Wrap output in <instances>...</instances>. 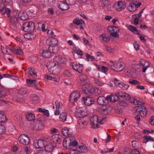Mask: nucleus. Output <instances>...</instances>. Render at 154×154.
<instances>
[{
  "label": "nucleus",
  "mask_w": 154,
  "mask_h": 154,
  "mask_svg": "<svg viewBox=\"0 0 154 154\" xmlns=\"http://www.w3.org/2000/svg\"><path fill=\"white\" fill-rule=\"evenodd\" d=\"M53 60L49 64L50 67L48 68V70L52 74H58L60 72L61 69L65 66L66 62L60 56L55 57Z\"/></svg>",
  "instance_id": "1"
},
{
  "label": "nucleus",
  "mask_w": 154,
  "mask_h": 154,
  "mask_svg": "<svg viewBox=\"0 0 154 154\" xmlns=\"http://www.w3.org/2000/svg\"><path fill=\"white\" fill-rule=\"evenodd\" d=\"M22 28L23 30L25 32L33 31L35 29V23L32 21L26 22L23 24Z\"/></svg>",
  "instance_id": "2"
},
{
  "label": "nucleus",
  "mask_w": 154,
  "mask_h": 154,
  "mask_svg": "<svg viewBox=\"0 0 154 154\" xmlns=\"http://www.w3.org/2000/svg\"><path fill=\"white\" fill-rule=\"evenodd\" d=\"M82 92L87 94L90 95L94 93L95 88L90 86L88 84H84L82 86Z\"/></svg>",
  "instance_id": "3"
},
{
  "label": "nucleus",
  "mask_w": 154,
  "mask_h": 154,
  "mask_svg": "<svg viewBox=\"0 0 154 154\" xmlns=\"http://www.w3.org/2000/svg\"><path fill=\"white\" fill-rule=\"evenodd\" d=\"M18 140L20 143L25 145H29L30 143L29 137L24 134L21 135L19 137Z\"/></svg>",
  "instance_id": "4"
},
{
  "label": "nucleus",
  "mask_w": 154,
  "mask_h": 154,
  "mask_svg": "<svg viewBox=\"0 0 154 154\" xmlns=\"http://www.w3.org/2000/svg\"><path fill=\"white\" fill-rule=\"evenodd\" d=\"M46 144V141L44 139H39L35 141L34 146L37 149H42L44 148Z\"/></svg>",
  "instance_id": "5"
},
{
  "label": "nucleus",
  "mask_w": 154,
  "mask_h": 154,
  "mask_svg": "<svg viewBox=\"0 0 154 154\" xmlns=\"http://www.w3.org/2000/svg\"><path fill=\"white\" fill-rule=\"evenodd\" d=\"M82 100L84 101L85 104L87 106L93 104L95 102L94 98L91 97L85 96L82 98Z\"/></svg>",
  "instance_id": "6"
},
{
  "label": "nucleus",
  "mask_w": 154,
  "mask_h": 154,
  "mask_svg": "<svg viewBox=\"0 0 154 154\" xmlns=\"http://www.w3.org/2000/svg\"><path fill=\"white\" fill-rule=\"evenodd\" d=\"M0 11L2 14L6 13L8 17H9L11 16V10L9 8H6L5 6H4V4L0 3Z\"/></svg>",
  "instance_id": "7"
},
{
  "label": "nucleus",
  "mask_w": 154,
  "mask_h": 154,
  "mask_svg": "<svg viewBox=\"0 0 154 154\" xmlns=\"http://www.w3.org/2000/svg\"><path fill=\"white\" fill-rule=\"evenodd\" d=\"M112 107L109 105H106L103 106L100 109V112L104 115H106L109 113L112 110Z\"/></svg>",
  "instance_id": "8"
},
{
  "label": "nucleus",
  "mask_w": 154,
  "mask_h": 154,
  "mask_svg": "<svg viewBox=\"0 0 154 154\" xmlns=\"http://www.w3.org/2000/svg\"><path fill=\"white\" fill-rule=\"evenodd\" d=\"M111 68L117 72H121L125 68V66L121 63H114L111 66Z\"/></svg>",
  "instance_id": "9"
},
{
  "label": "nucleus",
  "mask_w": 154,
  "mask_h": 154,
  "mask_svg": "<svg viewBox=\"0 0 154 154\" xmlns=\"http://www.w3.org/2000/svg\"><path fill=\"white\" fill-rule=\"evenodd\" d=\"M115 7L117 10L121 11L125 9L126 7V4L124 1H119L115 3Z\"/></svg>",
  "instance_id": "10"
},
{
  "label": "nucleus",
  "mask_w": 154,
  "mask_h": 154,
  "mask_svg": "<svg viewBox=\"0 0 154 154\" xmlns=\"http://www.w3.org/2000/svg\"><path fill=\"white\" fill-rule=\"evenodd\" d=\"M57 7L62 11L66 10L69 8L68 4L64 2V1H59L57 4Z\"/></svg>",
  "instance_id": "11"
},
{
  "label": "nucleus",
  "mask_w": 154,
  "mask_h": 154,
  "mask_svg": "<svg viewBox=\"0 0 154 154\" xmlns=\"http://www.w3.org/2000/svg\"><path fill=\"white\" fill-rule=\"evenodd\" d=\"M7 96V91L4 87L0 85V101L6 102L5 100L1 98H4Z\"/></svg>",
  "instance_id": "12"
},
{
  "label": "nucleus",
  "mask_w": 154,
  "mask_h": 154,
  "mask_svg": "<svg viewBox=\"0 0 154 154\" xmlns=\"http://www.w3.org/2000/svg\"><path fill=\"white\" fill-rule=\"evenodd\" d=\"M18 19L15 16H12L10 19V27L12 29H15L16 27V24L18 22Z\"/></svg>",
  "instance_id": "13"
},
{
  "label": "nucleus",
  "mask_w": 154,
  "mask_h": 154,
  "mask_svg": "<svg viewBox=\"0 0 154 154\" xmlns=\"http://www.w3.org/2000/svg\"><path fill=\"white\" fill-rule=\"evenodd\" d=\"M80 97V93L79 92L74 91L69 96V100L70 102L72 100L76 101Z\"/></svg>",
  "instance_id": "14"
},
{
  "label": "nucleus",
  "mask_w": 154,
  "mask_h": 154,
  "mask_svg": "<svg viewBox=\"0 0 154 154\" xmlns=\"http://www.w3.org/2000/svg\"><path fill=\"white\" fill-rule=\"evenodd\" d=\"M18 17L22 20H26L29 19V16L27 13L23 11H20L18 13Z\"/></svg>",
  "instance_id": "15"
},
{
  "label": "nucleus",
  "mask_w": 154,
  "mask_h": 154,
  "mask_svg": "<svg viewBox=\"0 0 154 154\" xmlns=\"http://www.w3.org/2000/svg\"><path fill=\"white\" fill-rule=\"evenodd\" d=\"M53 141L56 144H60L62 140V137L58 134H55L52 137Z\"/></svg>",
  "instance_id": "16"
},
{
  "label": "nucleus",
  "mask_w": 154,
  "mask_h": 154,
  "mask_svg": "<svg viewBox=\"0 0 154 154\" xmlns=\"http://www.w3.org/2000/svg\"><path fill=\"white\" fill-rule=\"evenodd\" d=\"M82 64H79L78 65L75 63H73L72 65L73 69L79 73L82 72Z\"/></svg>",
  "instance_id": "17"
},
{
  "label": "nucleus",
  "mask_w": 154,
  "mask_h": 154,
  "mask_svg": "<svg viewBox=\"0 0 154 154\" xmlns=\"http://www.w3.org/2000/svg\"><path fill=\"white\" fill-rule=\"evenodd\" d=\"M98 117L97 115H94L90 119V124L92 128H94L95 124L98 123Z\"/></svg>",
  "instance_id": "18"
},
{
  "label": "nucleus",
  "mask_w": 154,
  "mask_h": 154,
  "mask_svg": "<svg viewBox=\"0 0 154 154\" xmlns=\"http://www.w3.org/2000/svg\"><path fill=\"white\" fill-rule=\"evenodd\" d=\"M47 43L49 46H57L58 44V40L55 38H52L51 40L48 39L46 41Z\"/></svg>",
  "instance_id": "19"
},
{
  "label": "nucleus",
  "mask_w": 154,
  "mask_h": 154,
  "mask_svg": "<svg viewBox=\"0 0 154 154\" xmlns=\"http://www.w3.org/2000/svg\"><path fill=\"white\" fill-rule=\"evenodd\" d=\"M62 133L64 136H67L72 135V131L69 128L65 127L62 129Z\"/></svg>",
  "instance_id": "20"
},
{
  "label": "nucleus",
  "mask_w": 154,
  "mask_h": 154,
  "mask_svg": "<svg viewBox=\"0 0 154 154\" xmlns=\"http://www.w3.org/2000/svg\"><path fill=\"white\" fill-rule=\"evenodd\" d=\"M97 102L99 105H103L104 103L106 104L108 102L105 97L103 96L99 97L97 99Z\"/></svg>",
  "instance_id": "21"
},
{
  "label": "nucleus",
  "mask_w": 154,
  "mask_h": 154,
  "mask_svg": "<svg viewBox=\"0 0 154 154\" xmlns=\"http://www.w3.org/2000/svg\"><path fill=\"white\" fill-rule=\"evenodd\" d=\"M28 72L29 75H31L32 77L36 79L37 77V73L34 68L31 67L28 68Z\"/></svg>",
  "instance_id": "22"
},
{
  "label": "nucleus",
  "mask_w": 154,
  "mask_h": 154,
  "mask_svg": "<svg viewBox=\"0 0 154 154\" xmlns=\"http://www.w3.org/2000/svg\"><path fill=\"white\" fill-rule=\"evenodd\" d=\"M42 125V124L41 123L39 122H37L36 123H34L32 125L33 126V129L34 130H38L42 129V128L41 127H43Z\"/></svg>",
  "instance_id": "23"
},
{
  "label": "nucleus",
  "mask_w": 154,
  "mask_h": 154,
  "mask_svg": "<svg viewBox=\"0 0 154 154\" xmlns=\"http://www.w3.org/2000/svg\"><path fill=\"white\" fill-rule=\"evenodd\" d=\"M55 146L53 145L52 143H49L47 144H46L45 146V151L50 152L52 150Z\"/></svg>",
  "instance_id": "24"
},
{
  "label": "nucleus",
  "mask_w": 154,
  "mask_h": 154,
  "mask_svg": "<svg viewBox=\"0 0 154 154\" xmlns=\"http://www.w3.org/2000/svg\"><path fill=\"white\" fill-rule=\"evenodd\" d=\"M41 54L42 57L45 58H49L51 56V54L49 50V48L48 50H44Z\"/></svg>",
  "instance_id": "25"
},
{
  "label": "nucleus",
  "mask_w": 154,
  "mask_h": 154,
  "mask_svg": "<svg viewBox=\"0 0 154 154\" xmlns=\"http://www.w3.org/2000/svg\"><path fill=\"white\" fill-rule=\"evenodd\" d=\"M76 114L77 117L81 118L87 116V113L84 111L82 110H80L79 111L77 112H76Z\"/></svg>",
  "instance_id": "26"
},
{
  "label": "nucleus",
  "mask_w": 154,
  "mask_h": 154,
  "mask_svg": "<svg viewBox=\"0 0 154 154\" xmlns=\"http://www.w3.org/2000/svg\"><path fill=\"white\" fill-rule=\"evenodd\" d=\"M128 29L135 34L139 35H141L140 33L138 32L136 28L132 25H130L128 27Z\"/></svg>",
  "instance_id": "27"
},
{
  "label": "nucleus",
  "mask_w": 154,
  "mask_h": 154,
  "mask_svg": "<svg viewBox=\"0 0 154 154\" xmlns=\"http://www.w3.org/2000/svg\"><path fill=\"white\" fill-rule=\"evenodd\" d=\"M49 50L51 53H56L59 51V48L57 46H49Z\"/></svg>",
  "instance_id": "28"
},
{
  "label": "nucleus",
  "mask_w": 154,
  "mask_h": 154,
  "mask_svg": "<svg viewBox=\"0 0 154 154\" xmlns=\"http://www.w3.org/2000/svg\"><path fill=\"white\" fill-rule=\"evenodd\" d=\"M79 150L78 152H83V153H86L88 152V150L87 147L85 146H79L78 147Z\"/></svg>",
  "instance_id": "29"
},
{
  "label": "nucleus",
  "mask_w": 154,
  "mask_h": 154,
  "mask_svg": "<svg viewBox=\"0 0 154 154\" xmlns=\"http://www.w3.org/2000/svg\"><path fill=\"white\" fill-rule=\"evenodd\" d=\"M26 117L29 121H32L35 119V117L34 114L28 113L26 115Z\"/></svg>",
  "instance_id": "30"
},
{
  "label": "nucleus",
  "mask_w": 154,
  "mask_h": 154,
  "mask_svg": "<svg viewBox=\"0 0 154 154\" xmlns=\"http://www.w3.org/2000/svg\"><path fill=\"white\" fill-rule=\"evenodd\" d=\"M109 2L107 0H101L99 4V6L104 8L106 7L109 4Z\"/></svg>",
  "instance_id": "31"
},
{
  "label": "nucleus",
  "mask_w": 154,
  "mask_h": 154,
  "mask_svg": "<svg viewBox=\"0 0 154 154\" xmlns=\"http://www.w3.org/2000/svg\"><path fill=\"white\" fill-rule=\"evenodd\" d=\"M127 9L129 11L131 12L134 11H136L135 3H130L127 7Z\"/></svg>",
  "instance_id": "32"
},
{
  "label": "nucleus",
  "mask_w": 154,
  "mask_h": 154,
  "mask_svg": "<svg viewBox=\"0 0 154 154\" xmlns=\"http://www.w3.org/2000/svg\"><path fill=\"white\" fill-rule=\"evenodd\" d=\"M11 50L13 53L20 55H22L23 54V51L20 48H18L17 49L13 48L11 49Z\"/></svg>",
  "instance_id": "33"
},
{
  "label": "nucleus",
  "mask_w": 154,
  "mask_h": 154,
  "mask_svg": "<svg viewBox=\"0 0 154 154\" xmlns=\"http://www.w3.org/2000/svg\"><path fill=\"white\" fill-rule=\"evenodd\" d=\"M30 99L31 100L34 102H37L38 101L39 97L38 96L35 94H32L30 95Z\"/></svg>",
  "instance_id": "34"
},
{
  "label": "nucleus",
  "mask_w": 154,
  "mask_h": 154,
  "mask_svg": "<svg viewBox=\"0 0 154 154\" xmlns=\"http://www.w3.org/2000/svg\"><path fill=\"white\" fill-rule=\"evenodd\" d=\"M73 23H74L75 24L77 25H79L80 24L85 25V23L83 20L82 19L79 20V19L78 18H76L73 21Z\"/></svg>",
  "instance_id": "35"
},
{
  "label": "nucleus",
  "mask_w": 154,
  "mask_h": 154,
  "mask_svg": "<svg viewBox=\"0 0 154 154\" xmlns=\"http://www.w3.org/2000/svg\"><path fill=\"white\" fill-rule=\"evenodd\" d=\"M37 12L34 9H30L27 11L28 15L31 17H35L36 14Z\"/></svg>",
  "instance_id": "36"
},
{
  "label": "nucleus",
  "mask_w": 154,
  "mask_h": 154,
  "mask_svg": "<svg viewBox=\"0 0 154 154\" xmlns=\"http://www.w3.org/2000/svg\"><path fill=\"white\" fill-rule=\"evenodd\" d=\"M100 36L102 37V39L106 42H109L110 40V37L109 36L106 35L105 34H102Z\"/></svg>",
  "instance_id": "37"
},
{
  "label": "nucleus",
  "mask_w": 154,
  "mask_h": 154,
  "mask_svg": "<svg viewBox=\"0 0 154 154\" xmlns=\"http://www.w3.org/2000/svg\"><path fill=\"white\" fill-rule=\"evenodd\" d=\"M67 116V113L66 112H63L60 114L59 116L60 119V121L64 122L66 121Z\"/></svg>",
  "instance_id": "38"
},
{
  "label": "nucleus",
  "mask_w": 154,
  "mask_h": 154,
  "mask_svg": "<svg viewBox=\"0 0 154 154\" xmlns=\"http://www.w3.org/2000/svg\"><path fill=\"white\" fill-rule=\"evenodd\" d=\"M7 119L4 114L0 112V123L6 122Z\"/></svg>",
  "instance_id": "39"
},
{
  "label": "nucleus",
  "mask_w": 154,
  "mask_h": 154,
  "mask_svg": "<svg viewBox=\"0 0 154 154\" xmlns=\"http://www.w3.org/2000/svg\"><path fill=\"white\" fill-rule=\"evenodd\" d=\"M143 138L144 139L143 140V143H146L147 142L149 141H154V139H152L150 136H145L143 137Z\"/></svg>",
  "instance_id": "40"
},
{
  "label": "nucleus",
  "mask_w": 154,
  "mask_h": 154,
  "mask_svg": "<svg viewBox=\"0 0 154 154\" xmlns=\"http://www.w3.org/2000/svg\"><path fill=\"white\" fill-rule=\"evenodd\" d=\"M27 92V89L26 88H22L20 89L18 92L19 94L21 95H23L25 94Z\"/></svg>",
  "instance_id": "41"
},
{
  "label": "nucleus",
  "mask_w": 154,
  "mask_h": 154,
  "mask_svg": "<svg viewBox=\"0 0 154 154\" xmlns=\"http://www.w3.org/2000/svg\"><path fill=\"white\" fill-rule=\"evenodd\" d=\"M118 104L120 106L123 107H126L128 105V103L125 100L119 101L118 102Z\"/></svg>",
  "instance_id": "42"
},
{
  "label": "nucleus",
  "mask_w": 154,
  "mask_h": 154,
  "mask_svg": "<svg viewBox=\"0 0 154 154\" xmlns=\"http://www.w3.org/2000/svg\"><path fill=\"white\" fill-rule=\"evenodd\" d=\"M86 58L85 59V60L87 61H89V58H90L91 61H93L94 59L95 58L93 56H90L89 54L86 53L85 54Z\"/></svg>",
  "instance_id": "43"
},
{
  "label": "nucleus",
  "mask_w": 154,
  "mask_h": 154,
  "mask_svg": "<svg viewBox=\"0 0 154 154\" xmlns=\"http://www.w3.org/2000/svg\"><path fill=\"white\" fill-rule=\"evenodd\" d=\"M139 63L143 67H145L146 65H147L148 64H147V63L148 64V63H149V62H147L146 60L143 59H140Z\"/></svg>",
  "instance_id": "44"
},
{
  "label": "nucleus",
  "mask_w": 154,
  "mask_h": 154,
  "mask_svg": "<svg viewBox=\"0 0 154 154\" xmlns=\"http://www.w3.org/2000/svg\"><path fill=\"white\" fill-rule=\"evenodd\" d=\"M111 98V101L114 102L118 101L119 100V97L117 95L115 94L112 95Z\"/></svg>",
  "instance_id": "45"
},
{
  "label": "nucleus",
  "mask_w": 154,
  "mask_h": 154,
  "mask_svg": "<svg viewBox=\"0 0 154 154\" xmlns=\"http://www.w3.org/2000/svg\"><path fill=\"white\" fill-rule=\"evenodd\" d=\"M129 83L133 85H138L140 84V82L138 81L133 79H130L128 82Z\"/></svg>",
  "instance_id": "46"
},
{
  "label": "nucleus",
  "mask_w": 154,
  "mask_h": 154,
  "mask_svg": "<svg viewBox=\"0 0 154 154\" xmlns=\"http://www.w3.org/2000/svg\"><path fill=\"white\" fill-rule=\"evenodd\" d=\"M69 146H75L78 145V143L75 140H73L72 142H69Z\"/></svg>",
  "instance_id": "47"
},
{
  "label": "nucleus",
  "mask_w": 154,
  "mask_h": 154,
  "mask_svg": "<svg viewBox=\"0 0 154 154\" xmlns=\"http://www.w3.org/2000/svg\"><path fill=\"white\" fill-rule=\"evenodd\" d=\"M137 14H134L133 15V18H134V22L135 25H137L139 22V19L137 17Z\"/></svg>",
  "instance_id": "48"
},
{
  "label": "nucleus",
  "mask_w": 154,
  "mask_h": 154,
  "mask_svg": "<svg viewBox=\"0 0 154 154\" xmlns=\"http://www.w3.org/2000/svg\"><path fill=\"white\" fill-rule=\"evenodd\" d=\"M142 112H144L143 113V114H141V116L142 117H144L146 116V115L147 114V111L146 110V108H143V110H141L140 111L138 112L139 113H138V114H140Z\"/></svg>",
  "instance_id": "49"
},
{
  "label": "nucleus",
  "mask_w": 154,
  "mask_h": 154,
  "mask_svg": "<svg viewBox=\"0 0 154 154\" xmlns=\"http://www.w3.org/2000/svg\"><path fill=\"white\" fill-rule=\"evenodd\" d=\"M122 98L126 100H130L131 96L125 92L123 95Z\"/></svg>",
  "instance_id": "50"
},
{
  "label": "nucleus",
  "mask_w": 154,
  "mask_h": 154,
  "mask_svg": "<svg viewBox=\"0 0 154 154\" xmlns=\"http://www.w3.org/2000/svg\"><path fill=\"white\" fill-rule=\"evenodd\" d=\"M8 129L9 133L11 134H12V132L15 130L14 126L13 125L9 126L8 128Z\"/></svg>",
  "instance_id": "51"
},
{
  "label": "nucleus",
  "mask_w": 154,
  "mask_h": 154,
  "mask_svg": "<svg viewBox=\"0 0 154 154\" xmlns=\"http://www.w3.org/2000/svg\"><path fill=\"white\" fill-rule=\"evenodd\" d=\"M79 124L81 125H83V126L87 125V121L82 120L80 119L78 121Z\"/></svg>",
  "instance_id": "52"
},
{
  "label": "nucleus",
  "mask_w": 154,
  "mask_h": 154,
  "mask_svg": "<svg viewBox=\"0 0 154 154\" xmlns=\"http://www.w3.org/2000/svg\"><path fill=\"white\" fill-rule=\"evenodd\" d=\"M74 52L78 55H80L82 56L83 55L82 51L79 48H76L74 50Z\"/></svg>",
  "instance_id": "53"
},
{
  "label": "nucleus",
  "mask_w": 154,
  "mask_h": 154,
  "mask_svg": "<svg viewBox=\"0 0 154 154\" xmlns=\"http://www.w3.org/2000/svg\"><path fill=\"white\" fill-rule=\"evenodd\" d=\"M94 82L96 84L99 86H102L103 85V83L100 81L99 79H94Z\"/></svg>",
  "instance_id": "54"
},
{
  "label": "nucleus",
  "mask_w": 154,
  "mask_h": 154,
  "mask_svg": "<svg viewBox=\"0 0 154 154\" xmlns=\"http://www.w3.org/2000/svg\"><path fill=\"white\" fill-rule=\"evenodd\" d=\"M137 108H136V109H135V112H138L140 111L141 110H143V108H146L145 107L142 106H136V108H137Z\"/></svg>",
  "instance_id": "55"
},
{
  "label": "nucleus",
  "mask_w": 154,
  "mask_h": 154,
  "mask_svg": "<svg viewBox=\"0 0 154 154\" xmlns=\"http://www.w3.org/2000/svg\"><path fill=\"white\" fill-rule=\"evenodd\" d=\"M5 126L2 125L0 124V134H3L5 133Z\"/></svg>",
  "instance_id": "56"
},
{
  "label": "nucleus",
  "mask_w": 154,
  "mask_h": 154,
  "mask_svg": "<svg viewBox=\"0 0 154 154\" xmlns=\"http://www.w3.org/2000/svg\"><path fill=\"white\" fill-rule=\"evenodd\" d=\"M63 74L66 76H67L68 77H71L72 75L71 73L68 70H65Z\"/></svg>",
  "instance_id": "57"
},
{
  "label": "nucleus",
  "mask_w": 154,
  "mask_h": 154,
  "mask_svg": "<svg viewBox=\"0 0 154 154\" xmlns=\"http://www.w3.org/2000/svg\"><path fill=\"white\" fill-rule=\"evenodd\" d=\"M108 70V69L107 67H106L104 66H102L101 67V69L100 71L103 72L105 73L107 72Z\"/></svg>",
  "instance_id": "58"
},
{
  "label": "nucleus",
  "mask_w": 154,
  "mask_h": 154,
  "mask_svg": "<svg viewBox=\"0 0 154 154\" xmlns=\"http://www.w3.org/2000/svg\"><path fill=\"white\" fill-rule=\"evenodd\" d=\"M30 60L33 63H35L37 60V58L35 56H32L31 57Z\"/></svg>",
  "instance_id": "59"
},
{
  "label": "nucleus",
  "mask_w": 154,
  "mask_h": 154,
  "mask_svg": "<svg viewBox=\"0 0 154 154\" xmlns=\"http://www.w3.org/2000/svg\"><path fill=\"white\" fill-rule=\"evenodd\" d=\"M117 32H112L110 34V35L111 36L113 37L116 38H118L119 36V34L117 33Z\"/></svg>",
  "instance_id": "60"
},
{
  "label": "nucleus",
  "mask_w": 154,
  "mask_h": 154,
  "mask_svg": "<svg viewBox=\"0 0 154 154\" xmlns=\"http://www.w3.org/2000/svg\"><path fill=\"white\" fill-rule=\"evenodd\" d=\"M36 81L35 80H31L30 79H26V82L28 84H33Z\"/></svg>",
  "instance_id": "61"
},
{
  "label": "nucleus",
  "mask_w": 154,
  "mask_h": 154,
  "mask_svg": "<svg viewBox=\"0 0 154 154\" xmlns=\"http://www.w3.org/2000/svg\"><path fill=\"white\" fill-rule=\"evenodd\" d=\"M78 151L76 149H71L69 151V153L70 154H78Z\"/></svg>",
  "instance_id": "62"
},
{
  "label": "nucleus",
  "mask_w": 154,
  "mask_h": 154,
  "mask_svg": "<svg viewBox=\"0 0 154 154\" xmlns=\"http://www.w3.org/2000/svg\"><path fill=\"white\" fill-rule=\"evenodd\" d=\"M87 78L85 75H82L80 77V79L82 81H84L86 80Z\"/></svg>",
  "instance_id": "63"
},
{
  "label": "nucleus",
  "mask_w": 154,
  "mask_h": 154,
  "mask_svg": "<svg viewBox=\"0 0 154 154\" xmlns=\"http://www.w3.org/2000/svg\"><path fill=\"white\" fill-rule=\"evenodd\" d=\"M130 154H140V153L137 149H134L131 152Z\"/></svg>",
  "instance_id": "64"
}]
</instances>
